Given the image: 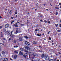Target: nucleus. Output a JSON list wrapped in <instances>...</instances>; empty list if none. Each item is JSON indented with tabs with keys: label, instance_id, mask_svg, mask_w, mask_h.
Segmentation results:
<instances>
[{
	"label": "nucleus",
	"instance_id": "1",
	"mask_svg": "<svg viewBox=\"0 0 61 61\" xmlns=\"http://www.w3.org/2000/svg\"><path fill=\"white\" fill-rule=\"evenodd\" d=\"M29 57L30 59H31L32 60V59H34L36 57V56L35 55L33 54H30Z\"/></svg>",
	"mask_w": 61,
	"mask_h": 61
},
{
	"label": "nucleus",
	"instance_id": "2",
	"mask_svg": "<svg viewBox=\"0 0 61 61\" xmlns=\"http://www.w3.org/2000/svg\"><path fill=\"white\" fill-rule=\"evenodd\" d=\"M16 32L15 33V34H17L18 33H20L21 32V30L19 28H17L16 29Z\"/></svg>",
	"mask_w": 61,
	"mask_h": 61
},
{
	"label": "nucleus",
	"instance_id": "3",
	"mask_svg": "<svg viewBox=\"0 0 61 61\" xmlns=\"http://www.w3.org/2000/svg\"><path fill=\"white\" fill-rule=\"evenodd\" d=\"M45 59L46 60H48L49 59V57L48 55H46L45 56Z\"/></svg>",
	"mask_w": 61,
	"mask_h": 61
},
{
	"label": "nucleus",
	"instance_id": "4",
	"mask_svg": "<svg viewBox=\"0 0 61 61\" xmlns=\"http://www.w3.org/2000/svg\"><path fill=\"white\" fill-rule=\"evenodd\" d=\"M25 45L28 46H29L30 45V44L27 41H25Z\"/></svg>",
	"mask_w": 61,
	"mask_h": 61
},
{
	"label": "nucleus",
	"instance_id": "5",
	"mask_svg": "<svg viewBox=\"0 0 61 61\" xmlns=\"http://www.w3.org/2000/svg\"><path fill=\"white\" fill-rule=\"evenodd\" d=\"M25 47L26 50L27 51V50H30V48L28 46H25Z\"/></svg>",
	"mask_w": 61,
	"mask_h": 61
},
{
	"label": "nucleus",
	"instance_id": "6",
	"mask_svg": "<svg viewBox=\"0 0 61 61\" xmlns=\"http://www.w3.org/2000/svg\"><path fill=\"white\" fill-rule=\"evenodd\" d=\"M19 41H23V38L22 37H20L19 38Z\"/></svg>",
	"mask_w": 61,
	"mask_h": 61
},
{
	"label": "nucleus",
	"instance_id": "7",
	"mask_svg": "<svg viewBox=\"0 0 61 61\" xmlns=\"http://www.w3.org/2000/svg\"><path fill=\"white\" fill-rule=\"evenodd\" d=\"M5 33L8 35H10V31H6Z\"/></svg>",
	"mask_w": 61,
	"mask_h": 61
},
{
	"label": "nucleus",
	"instance_id": "8",
	"mask_svg": "<svg viewBox=\"0 0 61 61\" xmlns=\"http://www.w3.org/2000/svg\"><path fill=\"white\" fill-rule=\"evenodd\" d=\"M19 54L20 55L22 56L24 54L23 53L21 52V51H20L19 52Z\"/></svg>",
	"mask_w": 61,
	"mask_h": 61
},
{
	"label": "nucleus",
	"instance_id": "9",
	"mask_svg": "<svg viewBox=\"0 0 61 61\" xmlns=\"http://www.w3.org/2000/svg\"><path fill=\"white\" fill-rule=\"evenodd\" d=\"M5 28H7L9 27V25L8 24H6L5 26Z\"/></svg>",
	"mask_w": 61,
	"mask_h": 61
},
{
	"label": "nucleus",
	"instance_id": "10",
	"mask_svg": "<svg viewBox=\"0 0 61 61\" xmlns=\"http://www.w3.org/2000/svg\"><path fill=\"white\" fill-rule=\"evenodd\" d=\"M4 60L5 61H8V58H5L4 59Z\"/></svg>",
	"mask_w": 61,
	"mask_h": 61
},
{
	"label": "nucleus",
	"instance_id": "11",
	"mask_svg": "<svg viewBox=\"0 0 61 61\" xmlns=\"http://www.w3.org/2000/svg\"><path fill=\"white\" fill-rule=\"evenodd\" d=\"M17 58V55H14V58L15 59H16V58Z\"/></svg>",
	"mask_w": 61,
	"mask_h": 61
},
{
	"label": "nucleus",
	"instance_id": "12",
	"mask_svg": "<svg viewBox=\"0 0 61 61\" xmlns=\"http://www.w3.org/2000/svg\"><path fill=\"white\" fill-rule=\"evenodd\" d=\"M24 37L26 39H27L28 38V37H27V36H25Z\"/></svg>",
	"mask_w": 61,
	"mask_h": 61
},
{
	"label": "nucleus",
	"instance_id": "13",
	"mask_svg": "<svg viewBox=\"0 0 61 61\" xmlns=\"http://www.w3.org/2000/svg\"><path fill=\"white\" fill-rule=\"evenodd\" d=\"M13 43H16V40H14L13 42Z\"/></svg>",
	"mask_w": 61,
	"mask_h": 61
},
{
	"label": "nucleus",
	"instance_id": "14",
	"mask_svg": "<svg viewBox=\"0 0 61 61\" xmlns=\"http://www.w3.org/2000/svg\"><path fill=\"white\" fill-rule=\"evenodd\" d=\"M45 56V55L44 54H42L41 55V57L42 58H43V57H44Z\"/></svg>",
	"mask_w": 61,
	"mask_h": 61
},
{
	"label": "nucleus",
	"instance_id": "15",
	"mask_svg": "<svg viewBox=\"0 0 61 61\" xmlns=\"http://www.w3.org/2000/svg\"><path fill=\"white\" fill-rule=\"evenodd\" d=\"M37 35L38 36H41V34L39 35V34H37Z\"/></svg>",
	"mask_w": 61,
	"mask_h": 61
},
{
	"label": "nucleus",
	"instance_id": "16",
	"mask_svg": "<svg viewBox=\"0 0 61 61\" xmlns=\"http://www.w3.org/2000/svg\"><path fill=\"white\" fill-rule=\"evenodd\" d=\"M5 54V51H3L2 52V54L3 55H4Z\"/></svg>",
	"mask_w": 61,
	"mask_h": 61
},
{
	"label": "nucleus",
	"instance_id": "17",
	"mask_svg": "<svg viewBox=\"0 0 61 61\" xmlns=\"http://www.w3.org/2000/svg\"><path fill=\"white\" fill-rule=\"evenodd\" d=\"M15 14L16 15H17V11L16 10V11H15Z\"/></svg>",
	"mask_w": 61,
	"mask_h": 61
},
{
	"label": "nucleus",
	"instance_id": "18",
	"mask_svg": "<svg viewBox=\"0 0 61 61\" xmlns=\"http://www.w3.org/2000/svg\"><path fill=\"white\" fill-rule=\"evenodd\" d=\"M15 36V35H13L12 36H11V37H12V38H14V37Z\"/></svg>",
	"mask_w": 61,
	"mask_h": 61
},
{
	"label": "nucleus",
	"instance_id": "19",
	"mask_svg": "<svg viewBox=\"0 0 61 61\" xmlns=\"http://www.w3.org/2000/svg\"><path fill=\"white\" fill-rule=\"evenodd\" d=\"M55 8L56 9H59V8L57 7H55Z\"/></svg>",
	"mask_w": 61,
	"mask_h": 61
},
{
	"label": "nucleus",
	"instance_id": "20",
	"mask_svg": "<svg viewBox=\"0 0 61 61\" xmlns=\"http://www.w3.org/2000/svg\"><path fill=\"white\" fill-rule=\"evenodd\" d=\"M14 53H16V54H17V53H18V52L17 51H14Z\"/></svg>",
	"mask_w": 61,
	"mask_h": 61
},
{
	"label": "nucleus",
	"instance_id": "21",
	"mask_svg": "<svg viewBox=\"0 0 61 61\" xmlns=\"http://www.w3.org/2000/svg\"><path fill=\"white\" fill-rule=\"evenodd\" d=\"M20 49L22 51H24V49L22 48H20Z\"/></svg>",
	"mask_w": 61,
	"mask_h": 61
},
{
	"label": "nucleus",
	"instance_id": "22",
	"mask_svg": "<svg viewBox=\"0 0 61 61\" xmlns=\"http://www.w3.org/2000/svg\"><path fill=\"white\" fill-rule=\"evenodd\" d=\"M20 26H24L25 25L24 24H21L20 25Z\"/></svg>",
	"mask_w": 61,
	"mask_h": 61
},
{
	"label": "nucleus",
	"instance_id": "23",
	"mask_svg": "<svg viewBox=\"0 0 61 61\" xmlns=\"http://www.w3.org/2000/svg\"><path fill=\"white\" fill-rule=\"evenodd\" d=\"M25 56H27L28 55V54L27 53H25Z\"/></svg>",
	"mask_w": 61,
	"mask_h": 61
},
{
	"label": "nucleus",
	"instance_id": "24",
	"mask_svg": "<svg viewBox=\"0 0 61 61\" xmlns=\"http://www.w3.org/2000/svg\"><path fill=\"white\" fill-rule=\"evenodd\" d=\"M49 61H54V60L52 59H50Z\"/></svg>",
	"mask_w": 61,
	"mask_h": 61
},
{
	"label": "nucleus",
	"instance_id": "25",
	"mask_svg": "<svg viewBox=\"0 0 61 61\" xmlns=\"http://www.w3.org/2000/svg\"><path fill=\"white\" fill-rule=\"evenodd\" d=\"M12 32H13V31H11V35H10V36H12Z\"/></svg>",
	"mask_w": 61,
	"mask_h": 61
},
{
	"label": "nucleus",
	"instance_id": "26",
	"mask_svg": "<svg viewBox=\"0 0 61 61\" xmlns=\"http://www.w3.org/2000/svg\"><path fill=\"white\" fill-rule=\"evenodd\" d=\"M24 51L25 52H26V53H28V51H27L25 50Z\"/></svg>",
	"mask_w": 61,
	"mask_h": 61
},
{
	"label": "nucleus",
	"instance_id": "27",
	"mask_svg": "<svg viewBox=\"0 0 61 61\" xmlns=\"http://www.w3.org/2000/svg\"><path fill=\"white\" fill-rule=\"evenodd\" d=\"M18 47V46L17 45L15 46H14V47H15H15Z\"/></svg>",
	"mask_w": 61,
	"mask_h": 61
},
{
	"label": "nucleus",
	"instance_id": "28",
	"mask_svg": "<svg viewBox=\"0 0 61 61\" xmlns=\"http://www.w3.org/2000/svg\"><path fill=\"white\" fill-rule=\"evenodd\" d=\"M14 21H12L11 22V24H13V23H14Z\"/></svg>",
	"mask_w": 61,
	"mask_h": 61
},
{
	"label": "nucleus",
	"instance_id": "29",
	"mask_svg": "<svg viewBox=\"0 0 61 61\" xmlns=\"http://www.w3.org/2000/svg\"><path fill=\"white\" fill-rule=\"evenodd\" d=\"M23 56L24 57H25V58H26V57L25 56V55H23Z\"/></svg>",
	"mask_w": 61,
	"mask_h": 61
},
{
	"label": "nucleus",
	"instance_id": "30",
	"mask_svg": "<svg viewBox=\"0 0 61 61\" xmlns=\"http://www.w3.org/2000/svg\"><path fill=\"white\" fill-rule=\"evenodd\" d=\"M44 22L45 23H47V21L46 20H44Z\"/></svg>",
	"mask_w": 61,
	"mask_h": 61
},
{
	"label": "nucleus",
	"instance_id": "31",
	"mask_svg": "<svg viewBox=\"0 0 61 61\" xmlns=\"http://www.w3.org/2000/svg\"><path fill=\"white\" fill-rule=\"evenodd\" d=\"M3 31H4V32H5V31H6L5 29H3Z\"/></svg>",
	"mask_w": 61,
	"mask_h": 61
},
{
	"label": "nucleus",
	"instance_id": "32",
	"mask_svg": "<svg viewBox=\"0 0 61 61\" xmlns=\"http://www.w3.org/2000/svg\"><path fill=\"white\" fill-rule=\"evenodd\" d=\"M32 61H36V60H33V59H32Z\"/></svg>",
	"mask_w": 61,
	"mask_h": 61
},
{
	"label": "nucleus",
	"instance_id": "33",
	"mask_svg": "<svg viewBox=\"0 0 61 61\" xmlns=\"http://www.w3.org/2000/svg\"><path fill=\"white\" fill-rule=\"evenodd\" d=\"M33 44H36V42L35 41H34L33 42Z\"/></svg>",
	"mask_w": 61,
	"mask_h": 61
},
{
	"label": "nucleus",
	"instance_id": "34",
	"mask_svg": "<svg viewBox=\"0 0 61 61\" xmlns=\"http://www.w3.org/2000/svg\"><path fill=\"white\" fill-rule=\"evenodd\" d=\"M35 55L36 56H37V54H35Z\"/></svg>",
	"mask_w": 61,
	"mask_h": 61
},
{
	"label": "nucleus",
	"instance_id": "35",
	"mask_svg": "<svg viewBox=\"0 0 61 61\" xmlns=\"http://www.w3.org/2000/svg\"><path fill=\"white\" fill-rule=\"evenodd\" d=\"M49 39L50 40H51V38L50 37H49Z\"/></svg>",
	"mask_w": 61,
	"mask_h": 61
},
{
	"label": "nucleus",
	"instance_id": "36",
	"mask_svg": "<svg viewBox=\"0 0 61 61\" xmlns=\"http://www.w3.org/2000/svg\"><path fill=\"white\" fill-rule=\"evenodd\" d=\"M57 14H58V13L57 12H56V15H57Z\"/></svg>",
	"mask_w": 61,
	"mask_h": 61
},
{
	"label": "nucleus",
	"instance_id": "37",
	"mask_svg": "<svg viewBox=\"0 0 61 61\" xmlns=\"http://www.w3.org/2000/svg\"><path fill=\"white\" fill-rule=\"evenodd\" d=\"M56 25V24H55V25H56V27H57V25Z\"/></svg>",
	"mask_w": 61,
	"mask_h": 61
},
{
	"label": "nucleus",
	"instance_id": "38",
	"mask_svg": "<svg viewBox=\"0 0 61 61\" xmlns=\"http://www.w3.org/2000/svg\"><path fill=\"white\" fill-rule=\"evenodd\" d=\"M15 27H18V25H15Z\"/></svg>",
	"mask_w": 61,
	"mask_h": 61
},
{
	"label": "nucleus",
	"instance_id": "39",
	"mask_svg": "<svg viewBox=\"0 0 61 61\" xmlns=\"http://www.w3.org/2000/svg\"><path fill=\"white\" fill-rule=\"evenodd\" d=\"M40 21L41 22H43V21H42V20H41Z\"/></svg>",
	"mask_w": 61,
	"mask_h": 61
},
{
	"label": "nucleus",
	"instance_id": "40",
	"mask_svg": "<svg viewBox=\"0 0 61 61\" xmlns=\"http://www.w3.org/2000/svg\"><path fill=\"white\" fill-rule=\"evenodd\" d=\"M2 28V26H1L0 27V29H1V28Z\"/></svg>",
	"mask_w": 61,
	"mask_h": 61
},
{
	"label": "nucleus",
	"instance_id": "41",
	"mask_svg": "<svg viewBox=\"0 0 61 61\" xmlns=\"http://www.w3.org/2000/svg\"><path fill=\"white\" fill-rule=\"evenodd\" d=\"M59 4L60 5H61V3H59Z\"/></svg>",
	"mask_w": 61,
	"mask_h": 61
},
{
	"label": "nucleus",
	"instance_id": "42",
	"mask_svg": "<svg viewBox=\"0 0 61 61\" xmlns=\"http://www.w3.org/2000/svg\"><path fill=\"white\" fill-rule=\"evenodd\" d=\"M3 40H6V39L4 38H3Z\"/></svg>",
	"mask_w": 61,
	"mask_h": 61
},
{
	"label": "nucleus",
	"instance_id": "43",
	"mask_svg": "<svg viewBox=\"0 0 61 61\" xmlns=\"http://www.w3.org/2000/svg\"><path fill=\"white\" fill-rule=\"evenodd\" d=\"M58 32H60V30H57Z\"/></svg>",
	"mask_w": 61,
	"mask_h": 61
},
{
	"label": "nucleus",
	"instance_id": "44",
	"mask_svg": "<svg viewBox=\"0 0 61 61\" xmlns=\"http://www.w3.org/2000/svg\"><path fill=\"white\" fill-rule=\"evenodd\" d=\"M9 41H10V40H11V38H9Z\"/></svg>",
	"mask_w": 61,
	"mask_h": 61
},
{
	"label": "nucleus",
	"instance_id": "45",
	"mask_svg": "<svg viewBox=\"0 0 61 61\" xmlns=\"http://www.w3.org/2000/svg\"><path fill=\"white\" fill-rule=\"evenodd\" d=\"M37 60L38 61H41L40 60V59H38Z\"/></svg>",
	"mask_w": 61,
	"mask_h": 61
},
{
	"label": "nucleus",
	"instance_id": "46",
	"mask_svg": "<svg viewBox=\"0 0 61 61\" xmlns=\"http://www.w3.org/2000/svg\"><path fill=\"white\" fill-rule=\"evenodd\" d=\"M60 27H61V24H60Z\"/></svg>",
	"mask_w": 61,
	"mask_h": 61
},
{
	"label": "nucleus",
	"instance_id": "47",
	"mask_svg": "<svg viewBox=\"0 0 61 61\" xmlns=\"http://www.w3.org/2000/svg\"><path fill=\"white\" fill-rule=\"evenodd\" d=\"M13 25H14L15 26V24H13Z\"/></svg>",
	"mask_w": 61,
	"mask_h": 61
},
{
	"label": "nucleus",
	"instance_id": "48",
	"mask_svg": "<svg viewBox=\"0 0 61 61\" xmlns=\"http://www.w3.org/2000/svg\"><path fill=\"white\" fill-rule=\"evenodd\" d=\"M1 37H3V36L2 35H1Z\"/></svg>",
	"mask_w": 61,
	"mask_h": 61
},
{
	"label": "nucleus",
	"instance_id": "49",
	"mask_svg": "<svg viewBox=\"0 0 61 61\" xmlns=\"http://www.w3.org/2000/svg\"><path fill=\"white\" fill-rule=\"evenodd\" d=\"M15 25H17V23H15Z\"/></svg>",
	"mask_w": 61,
	"mask_h": 61
},
{
	"label": "nucleus",
	"instance_id": "50",
	"mask_svg": "<svg viewBox=\"0 0 61 61\" xmlns=\"http://www.w3.org/2000/svg\"><path fill=\"white\" fill-rule=\"evenodd\" d=\"M35 31H37V29H36L35 30Z\"/></svg>",
	"mask_w": 61,
	"mask_h": 61
},
{
	"label": "nucleus",
	"instance_id": "51",
	"mask_svg": "<svg viewBox=\"0 0 61 61\" xmlns=\"http://www.w3.org/2000/svg\"><path fill=\"white\" fill-rule=\"evenodd\" d=\"M10 60H12V59L11 58H10Z\"/></svg>",
	"mask_w": 61,
	"mask_h": 61
},
{
	"label": "nucleus",
	"instance_id": "52",
	"mask_svg": "<svg viewBox=\"0 0 61 61\" xmlns=\"http://www.w3.org/2000/svg\"><path fill=\"white\" fill-rule=\"evenodd\" d=\"M2 51V50L0 48V51Z\"/></svg>",
	"mask_w": 61,
	"mask_h": 61
},
{
	"label": "nucleus",
	"instance_id": "53",
	"mask_svg": "<svg viewBox=\"0 0 61 61\" xmlns=\"http://www.w3.org/2000/svg\"><path fill=\"white\" fill-rule=\"evenodd\" d=\"M1 56V53L0 52V56Z\"/></svg>",
	"mask_w": 61,
	"mask_h": 61
},
{
	"label": "nucleus",
	"instance_id": "54",
	"mask_svg": "<svg viewBox=\"0 0 61 61\" xmlns=\"http://www.w3.org/2000/svg\"><path fill=\"white\" fill-rule=\"evenodd\" d=\"M56 59H54L55 61H56Z\"/></svg>",
	"mask_w": 61,
	"mask_h": 61
},
{
	"label": "nucleus",
	"instance_id": "55",
	"mask_svg": "<svg viewBox=\"0 0 61 61\" xmlns=\"http://www.w3.org/2000/svg\"><path fill=\"white\" fill-rule=\"evenodd\" d=\"M11 18L12 19H13V18L12 17H11Z\"/></svg>",
	"mask_w": 61,
	"mask_h": 61
},
{
	"label": "nucleus",
	"instance_id": "56",
	"mask_svg": "<svg viewBox=\"0 0 61 61\" xmlns=\"http://www.w3.org/2000/svg\"><path fill=\"white\" fill-rule=\"evenodd\" d=\"M46 10H47V11H48V9H46Z\"/></svg>",
	"mask_w": 61,
	"mask_h": 61
},
{
	"label": "nucleus",
	"instance_id": "57",
	"mask_svg": "<svg viewBox=\"0 0 61 61\" xmlns=\"http://www.w3.org/2000/svg\"><path fill=\"white\" fill-rule=\"evenodd\" d=\"M57 61H59V60H57Z\"/></svg>",
	"mask_w": 61,
	"mask_h": 61
},
{
	"label": "nucleus",
	"instance_id": "58",
	"mask_svg": "<svg viewBox=\"0 0 61 61\" xmlns=\"http://www.w3.org/2000/svg\"><path fill=\"white\" fill-rule=\"evenodd\" d=\"M40 17H42V15H40Z\"/></svg>",
	"mask_w": 61,
	"mask_h": 61
},
{
	"label": "nucleus",
	"instance_id": "59",
	"mask_svg": "<svg viewBox=\"0 0 61 61\" xmlns=\"http://www.w3.org/2000/svg\"><path fill=\"white\" fill-rule=\"evenodd\" d=\"M0 18H2V17L1 16H0Z\"/></svg>",
	"mask_w": 61,
	"mask_h": 61
},
{
	"label": "nucleus",
	"instance_id": "60",
	"mask_svg": "<svg viewBox=\"0 0 61 61\" xmlns=\"http://www.w3.org/2000/svg\"><path fill=\"white\" fill-rule=\"evenodd\" d=\"M59 54H61V53H60V52H59Z\"/></svg>",
	"mask_w": 61,
	"mask_h": 61
},
{
	"label": "nucleus",
	"instance_id": "61",
	"mask_svg": "<svg viewBox=\"0 0 61 61\" xmlns=\"http://www.w3.org/2000/svg\"><path fill=\"white\" fill-rule=\"evenodd\" d=\"M50 21H49L48 22V23H49V24H50Z\"/></svg>",
	"mask_w": 61,
	"mask_h": 61
},
{
	"label": "nucleus",
	"instance_id": "62",
	"mask_svg": "<svg viewBox=\"0 0 61 61\" xmlns=\"http://www.w3.org/2000/svg\"><path fill=\"white\" fill-rule=\"evenodd\" d=\"M52 45H54V43H52Z\"/></svg>",
	"mask_w": 61,
	"mask_h": 61
},
{
	"label": "nucleus",
	"instance_id": "63",
	"mask_svg": "<svg viewBox=\"0 0 61 61\" xmlns=\"http://www.w3.org/2000/svg\"><path fill=\"white\" fill-rule=\"evenodd\" d=\"M56 56H57L58 55L57 54H56Z\"/></svg>",
	"mask_w": 61,
	"mask_h": 61
},
{
	"label": "nucleus",
	"instance_id": "64",
	"mask_svg": "<svg viewBox=\"0 0 61 61\" xmlns=\"http://www.w3.org/2000/svg\"><path fill=\"white\" fill-rule=\"evenodd\" d=\"M60 8H61V6H60Z\"/></svg>",
	"mask_w": 61,
	"mask_h": 61
}]
</instances>
